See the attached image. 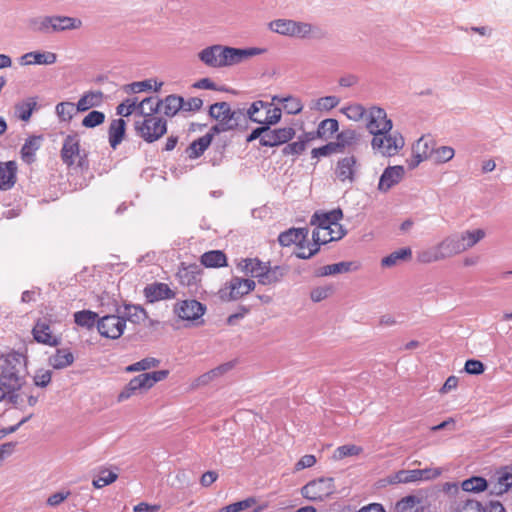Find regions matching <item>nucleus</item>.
Wrapping results in <instances>:
<instances>
[{"label":"nucleus","mask_w":512,"mask_h":512,"mask_svg":"<svg viewBox=\"0 0 512 512\" xmlns=\"http://www.w3.org/2000/svg\"><path fill=\"white\" fill-rule=\"evenodd\" d=\"M342 112L353 121H360L362 119H366L368 110L361 104H351L342 109Z\"/></svg>","instance_id":"864d4df0"},{"label":"nucleus","mask_w":512,"mask_h":512,"mask_svg":"<svg viewBox=\"0 0 512 512\" xmlns=\"http://www.w3.org/2000/svg\"><path fill=\"white\" fill-rule=\"evenodd\" d=\"M324 33L320 27L305 21L293 20L291 38L322 39Z\"/></svg>","instance_id":"aec40b11"},{"label":"nucleus","mask_w":512,"mask_h":512,"mask_svg":"<svg viewBox=\"0 0 512 512\" xmlns=\"http://www.w3.org/2000/svg\"><path fill=\"white\" fill-rule=\"evenodd\" d=\"M336 152H338V144L330 142L324 146L312 149L311 155L313 158H319Z\"/></svg>","instance_id":"69168bd1"},{"label":"nucleus","mask_w":512,"mask_h":512,"mask_svg":"<svg viewBox=\"0 0 512 512\" xmlns=\"http://www.w3.org/2000/svg\"><path fill=\"white\" fill-rule=\"evenodd\" d=\"M439 248L443 254L444 259L451 258L455 255L463 253L460 240L456 233L445 237L438 243Z\"/></svg>","instance_id":"473e14b6"},{"label":"nucleus","mask_w":512,"mask_h":512,"mask_svg":"<svg viewBox=\"0 0 512 512\" xmlns=\"http://www.w3.org/2000/svg\"><path fill=\"white\" fill-rule=\"evenodd\" d=\"M57 61V55L53 52L33 51L20 57L21 65H51Z\"/></svg>","instance_id":"b1692460"},{"label":"nucleus","mask_w":512,"mask_h":512,"mask_svg":"<svg viewBox=\"0 0 512 512\" xmlns=\"http://www.w3.org/2000/svg\"><path fill=\"white\" fill-rule=\"evenodd\" d=\"M126 130V122L122 119H114L110 123L108 134H109V144L113 149H116L117 146L122 142L125 136Z\"/></svg>","instance_id":"72a5a7b5"},{"label":"nucleus","mask_w":512,"mask_h":512,"mask_svg":"<svg viewBox=\"0 0 512 512\" xmlns=\"http://www.w3.org/2000/svg\"><path fill=\"white\" fill-rule=\"evenodd\" d=\"M152 89V80L147 79L144 81L133 82L124 87L127 93H140Z\"/></svg>","instance_id":"0e129e2a"},{"label":"nucleus","mask_w":512,"mask_h":512,"mask_svg":"<svg viewBox=\"0 0 512 512\" xmlns=\"http://www.w3.org/2000/svg\"><path fill=\"white\" fill-rule=\"evenodd\" d=\"M506 477V469L499 475L496 482L488 483L487 489H489L490 494L493 495H502L508 491H512V485L510 480H504Z\"/></svg>","instance_id":"de8ad7c7"},{"label":"nucleus","mask_w":512,"mask_h":512,"mask_svg":"<svg viewBox=\"0 0 512 512\" xmlns=\"http://www.w3.org/2000/svg\"><path fill=\"white\" fill-rule=\"evenodd\" d=\"M461 486L466 492H481L487 489L488 482L482 477H471L464 480Z\"/></svg>","instance_id":"8fccbe9b"},{"label":"nucleus","mask_w":512,"mask_h":512,"mask_svg":"<svg viewBox=\"0 0 512 512\" xmlns=\"http://www.w3.org/2000/svg\"><path fill=\"white\" fill-rule=\"evenodd\" d=\"M168 374V370H159L148 373H142L132 378L118 395V401H125L138 391H146L152 388L157 382L166 379Z\"/></svg>","instance_id":"0eeeda50"},{"label":"nucleus","mask_w":512,"mask_h":512,"mask_svg":"<svg viewBox=\"0 0 512 512\" xmlns=\"http://www.w3.org/2000/svg\"><path fill=\"white\" fill-rule=\"evenodd\" d=\"M295 135V130L292 127H284L279 129H270L267 126V131L262 138V146L274 147L290 141Z\"/></svg>","instance_id":"6ab92c4d"},{"label":"nucleus","mask_w":512,"mask_h":512,"mask_svg":"<svg viewBox=\"0 0 512 512\" xmlns=\"http://www.w3.org/2000/svg\"><path fill=\"white\" fill-rule=\"evenodd\" d=\"M173 311L181 320L197 321L204 315L206 306L195 299H188L176 302Z\"/></svg>","instance_id":"dca6fc26"},{"label":"nucleus","mask_w":512,"mask_h":512,"mask_svg":"<svg viewBox=\"0 0 512 512\" xmlns=\"http://www.w3.org/2000/svg\"><path fill=\"white\" fill-rule=\"evenodd\" d=\"M27 374L26 358L18 352H11L0 358V401L7 393L21 390Z\"/></svg>","instance_id":"f03ea898"},{"label":"nucleus","mask_w":512,"mask_h":512,"mask_svg":"<svg viewBox=\"0 0 512 512\" xmlns=\"http://www.w3.org/2000/svg\"><path fill=\"white\" fill-rule=\"evenodd\" d=\"M77 158L78 167L83 169L88 166L86 155L80 154V140L78 135H68L63 142L61 149V159L64 164H66L68 167H71L75 164Z\"/></svg>","instance_id":"f8f14e48"},{"label":"nucleus","mask_w":512,"mask_h":512,"mask_svg":"<svg viewBox=\"0 0 512 512\" xmlns=\"http://www.w3.org/2000/svg\"><path fill=\"white\" fill-rule=\"evenodd\" d=\"M456 234L460 240V245L463 252L474 247L486 235L483 229L465 230Z\"/></svg>","instance_id":"2f4dec72"},{"label":"nucleus","mask_w":512,"mask_h":512,"mask_svg":"<svg viewBox=\"0 0 512 512\" xmlns=\"http://www.w3.org/2000/svg\"><path fill=\"white\" fill-rule=\"evenodd\" d=\"M74 362V356L68 349H57L49 358V364L55 369H63Z\"/></svg>","instance_id":"ea45409f"},{"label":"nucleus","mask_w":512,"mask_h":512,"mask_svg":"<svg viewBox=\"0 0 512 512\" xmlns=\"http://www.w3.org/2000/svg\"><path fill=\"white\" fill-rule=\"evenodd\" d=\"M42 142L41 135H32L26 139L20 151L21 158L25 163L31 164L35 161L36 152L40 149Z\"/></svg>","instance_id":"c85d7f7f"},{"label":"nucleus","mask_w":512,"mask_h":512,"mask_svg":"<svg viewBox=\"0 0 512 512\" xmlns=\"http://www.w3.org/2000/svg\"><path fill=\"white\" fill-rule=\"evenodd\" d=\"M75 112V104L72 102H60L56 105V114L61 121H70Z\"/></svg>","instance_id":"13d9d810"},{"label":"nucleus","mask_w":512,"mask_h":512,"mask_svg":"<svg viewBox=\"0 0 512 512\" xmlns=\"http://www.w3.org/2000/svg\"><path fill=\"white\" fill-rule=\"evenodd\" d=\"M362 451L361 447L356 445H343L338 447L334 452V458L341 460L348 456L358 455Z\"/></svg>","instance_id":"e2e57ef3"},{"label":"nucleus","mask_w":512,"mask_h":512,"mask_svg":"<svg viewBox=\"0 0 512 512\" xmlns=\"http://www.w3.org/2000/svg\"><path fill=\"white\" fill-rule=\"evenodd\" d=\"M117 313L126 321L134 324H140L146 320L147 312L140 305L125 304L123 307L117 308Z\"/></svg>","instance_id":"bb28decb"},{"label":"nucleus","mask_w":512,"mask_h":512,"mask_svg":"<svg viewBox=\"0 0 512 512\" xmlns=\"http://www.w3.org/2000/svg\"><path fill=\"white\" fill-rule=\"evenodd\" d=\"M265 263L257 258L242 259L237 263V270L246 276H252L259 280L264 271Z\"/></svg>","instance_id":"c756f323"},{"label":"nucleus","mask_w":512,"mask_h":512,"mask_svg":"<svg viewBox=\"0 0 512 512\" xmlns=\"http://www.w3.org/2000/svg\"><path fill=\"white\" fill-rule=\"evenodd\" d=\"M404 145L403 136L397 131L392 132V130L389 133L376 134V137H373L371 141L373 150L385 157L398 154Z\"/></svg>","instance_id":"1a4fd4ad"},{"label":"nucleus","mask_w":512,"mask_h":512,"mask_svg":"<svg viewBox=\"0 0 512 512\" xmlns=\"http://www.w3.org/2000/svg\"><path fill=\"white\" fill-rule=\"evenodd\" d=\"M98 314L90 310L78 311L74 314V321L78 326L90 329L97 323Z\"/></svg>","instance_id":"49530a36"},{"label":"nucleus","mask_w":512,"mask_h":512,"mask_svg":"<svg viewBox=\"0 0 512 512\" xmlns=\"http://www.w3.org/2000/svg\"><path fill=\"white\" fill-rule=\"evenodd\" d=\"M103 102V93L101 91H89L85 93L77 102V111L84 112L92 107H98Z\"/></svg>","instance_id":"f704fd0d"},{"label":"nucleus","mask_w":512,"mask_h":512,"mask_svg":"<svg viewBox=\"0 0 512 512\" xmlns=\"http://www.w3.org/2000/svg\"><path fill=\"white\" fill-rule=\"evenodd\" d=\"M309 229L303 228H290L278 236V242L281 246L288 247L292 244L301 245V242L308 239Z\"/></svg>","instance_id":"5701e85b"},{"label":"nucleus","mask_w":512,"mask_h":512,"mask_svg":"<svg viewBox=\"0 0 512 512\" xmlns=\"http://www.w3.org/2000/svg\"><path fill=\"white\" fill-rule=\"evenodd\" d=\"M32 334L34 339L39 343L49 346H56L59 343L57 338L52 335L50 325L46 321L39 320L35 324Z\"/></svg>","instance_id":"cd10ccee"},{"label":"nucleus","mask_w":512,"mask_h":512,"mask_svg":"<svg viewBox=\"0 0 512 512\" xmlns=\"http://www.w3.org/2000/svg\"><path fill=\"white\" fill-rule=\"evenodd\" d=\"M412 250L409 247L398 249L381 260L383 267H392L397 265L400 261L411 259Z\"/></svg>","instance_id":"79ce46f5"},{"label":"nucleus","mask_w":512,"mask_h":512,"mask_svg":"<svg viewBox=\"0 0 512 512\" xmlns=\"http://www.w3.org/2000/svg\"><path fill=\"white\" fill-rule=\"evenodd\" d=\"M201 263L205 267L218 268L227 265L226 255L220 250H211L201 256Z\"/></svg>","instance_id":"58836bf2"},{"label":"nucleus","mask_w":512,"mask_h":512,"mask_svg":"<svg viewBox=\"0 0 512 512\" xmlns=\"http://www.w3.org/2000/svg\"><path fill=\"white\" fill-rule=\"evenodd\" d=\"M209 115L218 121L211 128V131L217 134L235 129L247 118L244 109L232 110L227 102H217L211 105Z\"/></svg>","instance_id":"20e7f679"},{"label":"nucleus","mask_w":512,"mask_h":512,"mask_svg":"<svg viewBox=\"0 0 512 512\" xmlns=\"http://www.w3.org/2000/svg\"><path fill=\"white\" fill-rule=\"evenodd\" d=\"M418 469L413 470H399L390 477L389 482L392 484H406L419 482Z\"/></svg>","instance_id":"a18cd8bd"},{"label":"nucleus","mask_w":512,"mask_h":512,"mask_svg":"<svg viewBox=\"0 0 512 512\" xmlns=\"http://www.w3.org/2000/svg\"><path fill=\"white\" fill-rule=\"evenodd\" d=\"M266 51V48L260 47L236 48L215 44L202 49L198 58L206 66L219 69L238 65Z\"/></svg>","instance_id":"f257e3e1"},{"label":"nucleus","mask_w":512,"mask_h":512,"mask_svg":"<svg viewBox=\"0 0 512 512\" xmlns=\"http://www.w3.org/2000/svg\"><path fill=\"white\" fill-rule=\"evenodd\" d=\"M434 148V141L429 136H423L413 145L412 153L414 157H422L428 159L433 156Z\"/></svg>","instance_id":"c9c22d12"},{"label":"nucleus","mask_w":512,"mask_h":512,"mask_svg":"<svg viewBox=\"0 0 512 512\" xmlns=\"http://www.w3.org/2000/svg\"><path fill=\"white\" fill-rule=\"evenodd\" d=\"M177 276L181 284L186 286H192L197 283L199 279V273L195 268H182L177 273Z\"/></svg>","instance_id":"6e6d98bb"},{"label":"nucleus","mask_w":512,"mask_h":512,"mask_svg":"<svg viewBox=\"0 0 512 512\" xmlns=\"http://www.w3.org/2000/svg\"><path fill=\"white\" fill-rule=\"evenodd\" d=\"M293 19L279 18L268 23V29L281 36L290 37L292 33Z\"/></svg>","instance_id":"c03bdc74"},{"label":"nucleus","mask_w":512,"mask_h":512,"mask_svg":"<svg viewBox=\"0 0 512 512\" xmlns=\"http://www.w3.org/2000/svg\"><path fill=\"white\" fill-rule=\"evenodd\" d=\"M143 294L149 303L174 299L176 297V292L163 282H153L146 285Z\"/></svg>","instance_id":"f3484780"},{"label":"nucleus","mask_w":512,"mask_h":512,"mask_svg":"<svg viewBox=\"0 0 512 512\" xmlns=\"http://www.w3.org/2000/svg\"><path fill=\"white\" fill-rule=\"evenodd\" d=\"M339 124L336 119L328 118L322 120L317 128L318 138H328L338 131Z\"/></svg>","instance_id":"09e8293b"},{"label":"nucleus","mask_w":512,"mask_h":512,"mask_svg":"<svg viewBox=\"0 0 512 512\" xmlns=\"http://www.w3.org/2000/svg\"><path fill=\"white\" fill-rule=\"evenodd\" d=\"M146 105H142V101L138 102L137 97L127 98L117 106L116 113L122 117H128L132 113L137 112L143 116L146 113Z\"/></svg>","instance_id":"7c9ffc66"},{"label":"nucleus","mask_w":512,"mask_h":512,"mask_svg":"<svg viewBox=\"0 0 512 512\" xmlns=\"http://www.w3.org/2000/svg\"><path fill=\"white\" fill-rule=\"evenodd\" d=\"M52 372L50 370L39 369L34 375V385L44 388L51 382Z\"/></svg>","instance_id":"338daca9"},{"label":"nucleus","mask_w":512,"mask_h":512,"mask_svg":"<svg viewBox=\"0 0 512 512\" xmlns=\"http://www.w3.org/2000/svg\"><path fill=\"white\" fill-rule=\"evenodd\" d=\"M17 164L15 161L0 162V190H10L16 183Z\"/></svg>","instance_id":"4be33fe9"},{"label":"nucleus","mask_w":512,"mask_h":512,"mask_svg":"<svg viewBox=\"0 0 512 512\" xmlns=\"http://www.w3.org/2000/svg\"><path fill=\"white\" fill-rule=\"evenodd\" d=\"M357 140V133L354 130H345L337 135L338 152L345 146L352 145Z\"/></svg>","instance_id":"680f3d73"},{"label":"nucleus","mask_w":512,"mask_h":512,"mask_svg":"<svg viewBox=\"0 0 512 512\" xmlns=\"http://www.w3.org/2000/svg\"><path fill=\"white\" fill-rule=\"evenodd\" d=\"M156 114L146 112L143 119L135 121L134 124L137 135L148 143L157 141L167 132L166 120Z\"/></svg>","instance_id":"423d86ee"},{"label":"nucleus","mask_w":512,"mask_h":512,"mask_svg":"<svg viewBox=\"0 0 512 512\" xmlns=\"http://www.w3.org/2000/svg\"><path fill=\"white\" fill-rule=\"evenodd\" d=\"M36 108V98L30 97L15 105V114L20 120L27 122Z\"/></svg>","instance_id":"a19ab883"},{"label":"nucleus","mask_w":512,"mask_h":512,"mask_svg":"<svg viewBox=\"0 0 512 512\" xmlns=\"http://www.w3.org/2000/svg\"><path fill=\"white\" fill-rule=\"evenodd\" d=\"M392 127V121L388 119L387 113L383 108L373 106L368 110L366 128L373 137H376V134L389 133Z\"/></svg>","instance_id":"4468645a"},{"label":"nucleus","mask_w":512,"mask_h":512,"mask_svg":"<svg viewBox=\"0 0 512 512\" xmlns=\"http://www.w3.org/2000/svg\"><path fill=\"white\" fill-rule=\"evenodd\" d=\"M125 327V319L118 313L117 315H106L97 321L99 333L110 339L120 338Z\"/></svg>","instance_id":"2eb2a0df"},{"label":"nucleus","mask_w":512,"mask_h":512,"mask_svg":"<svg viewBox=\"0 0 512 512\" xmlns=\"http://www.w3.org/2000/svg\"><path fill=\"white\" fill-rule=\"evenodd\" d=\"M118 478V475L110 470L104 469L100 471L98 478L92 481V485L100 489L106 485L112 484Z\"/></svg>","instance_id":"4d7b16f0"},{"label":"nucleus","mask_w":512,"mask_h":512,"mask_svg":"<svg viewBox=\"0 0 512 512\" xmlns=\"http://www.w3.org/2000/svg\"><path fill=\"white\" fill-rule=\"evenodd\" d=\"M288 273V268L285 266H273L265 263L264 271L262 272L259 283L262 285H273L280 282Z\"/></svg>","instance_id":"a878e982"},{"label":"nucleus","mask_w":512,"mask_h":512,"mask_svg":"<svg viewBox=\"0 0 512 512\" xmlns=\"http://www.w3.org/2000/svg\"><path fill=\"white\" fill-rule=\"evenodd\" d=\"M420 508V500L415 496H407L396 504L398 512H418Z\"/></svg>","instance_id":"5fc2aeb1"},{"label":"nucleus","mask_w":512,"mask_h":512,"mask_svg":"<svg viewBox=\"0 0 512 512\" xmlns=\"http://www.w3.org/2000/svg\"><path fill=\"white\" fill-rule=\"evenodd\" d=\"M148 103H153V106L149 109L150 112L159 113L162 111L167 117H173L181 111V107H183V97L171 94L162 100L155 97H147L142 100V105Z\"/></svg>","instance_id":"ddd939ff"},{"label":"nucleus","mask_w":512,"mask_h":512,"mask_svg":"<svg viewBox=\"0 0 512 512\" xmlns=\"http://www.w3.org/2000/svg\"><path fill=\"white\" fill-rule=\"evenodd\" d=\"M358 168L357 158L354 155L345 156L338 160L335 174L341 182L352 183Z\"/></svg>","instance_id":"a211bd4d"},{"label":"nucleus","mask_w":512,"mask_h":512,"mask_svg":"<svg viewBox=\"0 0 512 512\" xmlns=\"http://www.w3.org/2000/svg\"><path fill=\"white\" fill-rule=\"evenodd\" d=\"M353 263L352 262H338L330 265H326L321 270L322 276H329L341 273H347L352 270Z\"/></svg>","instance_id":"3c124183"},{"label":"nucleus","mask_w":512,"mask_h":512,"mask_svg":"<svg viewBox=\"0 0 512 512\" xmlns=\"http://www.w3.org/2000/svg\"><path fill=\"white\" fill-rule=\"evenodd\" d=\"M255 287V281L234 276L219 290L218 295L222 301H235L253 291Z\"/></svg>","instance_id":"9b49d317"},{"label":"nucleus","mask_w":512,"mask_h":512,"mask_svg":"<svg viewBox=\"0 0 512 512\" xmlns=\"http://www.w3.org/2000/svg\"><path fill=\"white\" fill-rule=\"evenodd\" d=\"M212 139L213 135L211 133H207L204 136L193 141L186 150L188 157L191 159L198 158L209 147Z\"/></svg>","instance_id":"e433bc0d"},{"label":"nucleus","mask_w":512,"mask_h":512,"mask_svg":"<svg viewBox=\"0 0 512 512\" xmlns=\"http://www.w3.org/2000/svg\"><path fill=\"white\" fill-rule=\"evenodd\" d=\"M232 368H233L232 362H227V363L221 364L218 367L211 369L210 371L199 376L196 380V385L197 386L207 385L214 379H216V378L224 375L228 371H230Z\"/></svg>","instance_id":"4c0bfd02"},{"label":"nucleus","mask_w":512,"mask_h":512,"mask_svg":"<svg viewBox=\"0 0 512 512\" xmlns=\"http://www.w3.org/2000/svg\"><path fill=\"white\" fill-rule=\"evenodd\" d=\"M405 169L401 165L388 166L380 176L378 190L381 192L389 191L398 184L404 177Z\"/></svg>","instance_id":"412c9836"},{"label":"nucleus","mask_w":512,"mask_h":512,"mask_svg":"<svg viewBox=\"0 0 512 512\" xmlns=\"http://www.w3.org/2000/svg\"><path fill=\"white\" fill-rule=\"evenodd\" d=\"M265 508L266 505H259L255 497H248L224 506L218 512H262Z\"/></svg>","instance_id":"393cba45"},{"label":"nucleus","mask_w":512,"mask_h":512,"mask_svg":"<svg viewBox=\"0 0 512 512\" xmlns=\"http://www.w3.org/2000/svg\"><path fill=\"white\" fill-rule=\"evenodd\" d=\"M416 257L417 261L422 264H430L433 262L444 260L443 254L438 244L419 251Z\"/></svg>","instance_id":"37998d69"},{"label":"nucleus","mask_w":512,"mask_h":512,"mask_svg":"<svg viewBox=\"0 0 512 512\" xmlns=\"http://www.w3.org/2000/svg\"><path fill=\"white\" fill-rule=\"evenodd\" d=\"M456 512H484L483 505L476 501L468 499L463 503H460L456 509Z\"/></svg>","instance_id":"774afa93"},{"label":"nucleus","mask_w":512,"mask_h":512,"mask_svg":"<svg viewBox=\"0 0 512 512\" xmlns=\"http://www.w3.org/2000/svg\"><path fill=\"white\" fill-rule=\"evenodd\" d=\"M160 364V360L154 357H147L138 362H135L126 367L127 372H138V371H146L151 368H156Z\"/></svg>","instance_id":"603ef678"},{"label":"nucleus","mask_w":512,"mask_h":512,"mask_svg":"<svg viewBox=\"0 0 512 512\" xmlns=\"http://www.w3.org/2000/svg\"><path fill=\"white\" fill-rule=\"evenodd\" d=\"M343 217L340 208L333 209L328 212H315L310 220L311 225L318 226L328 237V241H337L342 239L347 231L339 224Z\"/></svg>","instance_id":"39448f33"},{"label":"nucleus","mask_w":512,"mask_h":512,"mask_svg":"<svg viewBox=\"0 0 512 512\" xmlns=\"http://www.w3.org/2000/svg\"><path fill=\"white\" fill-rule=\"evenodd\" d=\"M336 491L334 479L332 477H320L309 481L301 489L304 498L310 501H324Z\"/></svg>","instance_id":"9d476101"},{"label":"nucleus","mask_w":512,"mask_h":512,"mask_svg":"<svg viewBox=\"0 0 512 512\" xmlns=\"http://www.w3.org/2000/svg\"><path fill=\"white\" fill-rule=\"evenodd\" d=\"M105 120L103 112L93 110L89 112L82 120V125L87 128H93L102 124Z\"/></svg>","instance_id":"052dcab7"},{"label":"nucleus","mask_w":512,"mask_h":512,"mask_svg":"<svg viewBox=\"0 0 512 512\" xmlns=\"http://www.w3.org/2000/svg\"><path fill=\"white\" fill-rule=\"evenodd\" d=\"M455 151L450 146L434 148L433 159L437 163H445L454 157Z\"/></svg>","instance_id":"bf43d9fd"},{"label":"nucleus","mask_w":512,"mask_h":512,"mask_svg":"<svg viewBox=\"0 0 512 512\" xmlns=\"http://www.w3.org/2000/svg\"><path fill=\"white\" fill-rule=\"evenodd\" d=\"M246 116L252 122L263 126H272L281 120L282 111L273 103L257 100L247 109Z\"/></svg>","instance_id":"6e6552de"},{"label":"nucleus","mask_w":512,"mask_h":512,"mask_svg":"<svg viewBox=\"0 0 512 512\" xmlns=\"http://www.w3.org/2000/svg\"><path fill=\"white\" fill-rule=\"evenodd\" d=\"M29 28L37 33L54 34L78 30L83 26L80 18L65 15H46L31 18Z\"/></svg>","instance_id":"7ed1b4c3"}]
</instances>
